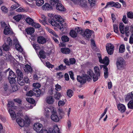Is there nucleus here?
<instances>
[{
	"mask_svg": "<svg viewBox=\"0 0 133 133\" xmlns=\"http://www.w3.org/2000/svg\"><path fill=\"white\" fill-rule=\"evenodd\" d=\"M56 19L55 21L53 19L50 18L48 19L49 22L53 26L56 27L60 30L63 31V25L62 23L63 19L59 15H55L54 16Z\"/></svg>",
	"mask_w": 133,
	"mask_h": 133,
	"instance_id": "nucleus-1",
	"label": "nucleus"
},
{
	"mask_svg": "<svg viewBox=\"0 0 133 133\" xmlns=\"http://www.w3.org/2000/svg\"><path fill=\"white\" fill-rule=\"evenodd\" d=\"M9 112L12 119L14 120L16 118V122L18 125L21 127L24 126L25 124V122L24 119L21 118L22 116V114L18 113L16 115L15 111L10 109H9Z\"/></svg>",
	"mask_w": 133,
	"mask_h": 133,
	"instance_id": "nucleus-2",
	"label": "nucleus"
},
{
	"mask_svg": "<svg viewBox=\"0 0 133 133\" xmlns=\"http://www.w3.org/2000/svg\"><path fill=\"white\" fill-rule=\"evenodd\" d=\"M33 129L34 130L39 133H54L52 129H50L49 131L46 130H42V125L39 123H35L34 125Z\"/></svg>",
	"mask_w": 133,
	"mask_h": 133,
	"instance_id": "nucleus-3",
	"label": "nucleus"
},
{
	"mask_svg": "<svg viewBox=\"0 0 133 133\" xmlns=\"http://www.w3.org/2000/svg\"><path fill=\"white\" fill-rule=\"evenodd\" d=\"M116 64L117 69L121 70L124 68L125 63L124 59L120 57L117 58Z\"/></svg>",
	"mask_w": 133,
	"mask_h": 133,
	"instance_id": "nucleus-4",
	"label": "nucleus"
},
{
	"mask_svg": "<svg viewBox=\"0 0 133 133\" xmlns=\"http://www.w3.org/2000/svg\"><path fill=\"white\" fill-rule=\"evenodd\" d=\"M119 29L121 33L124 34L125 33L126 35L128 36L130 34V32L128 31L129 28L128 26L124 27V25L122 23H120L119 25Z\"/></svg>",
	"mask_w": 133,
	"mask_h": 133,
	"instance_id": "nucleus-5",
	"label": "nucleus"
},
{
	"mask_svg": "<svg viewBox=\"0 0 133 133\" xmlns=\"http://www.w3.org/2000/svg\"><path fill=\"white\" fill-rule=\"evenodd\" d=\"M106 48L107 51L109 54L111 55L112 54L114 48L113 44L111 43L108 44L106 46Z\"/></svg>",
	"mask_w": 133,
	"mask_h": 133,
	"instance_id": "nucleus-6",
	"label": "nucleus"
},
{
	"mask_svg": "<svg viewBox=\"0 0 133 133\" xmlns=\"http://www.w3.org/2000/svg\"><path fill=\"white\" fill-rule=\"evenodd\" d=\"M94 70L96 75L95 77H93V81L95 82L98 79V77L100 76L101 71L99 67L97 66H95L94 68Z\"/></svg>",
	"mask_w": 133,
	"mask_h": 133,
	"instance_id": "nucleus-7",
	"label": "nucleus"
},
{
	"mask_svg": "<svg viewBox=\"0 0 133 133\" xmlns=\"http://www.w3.org/2000/svg\"><path fill=\"white\" fill-rule=\"evenodd\" d=\"M88 75L86 76L87 80L88 82H90L93 78V77H95V75L94 73L92 70H89L87 72Z\"/></svg>",
	"mask_w": 133,
	"mask_h": 133,
	"instance_id": "nucleus-8",
	"label": "nucleus"
},
{
	"mask_svg": "<svg viewBox=\"0 0 133 133\" xmlns=\"http://www.w3.org/2000/svg\"><path fill=\"white\" fill-rule=\"evenodd\" d=\"M87 75H83L82 77L80 76H78L77 78V81L81 83H84L86 82L87 80L86 76Z\"/></svg>",
	"mask_w": 133,
	"mask_h": 133,
	"instance_id": "nucleus-9",
	"label": "nucleus"
},
{
	"mask_svg": "<svg viewBox=\"0 0 133 133\" xmlns=\"http://www.w3.org/2000/svg\"><path fill=\"white\" fill-rule=\"evenodd\" d=\"M94 33V31L92 30H90L89 29H87L84 31V33L83 36H86L87 38H90L91 36Z\"/></svg>",
	"mask_w": 133,
	"mask_h": 133,
	"instance_id": "nucleus-10",
	"label": "nucleus"
},
{
	"mask_svg": "<svg viewBox=\"0 0 133 133\" xmlns=\"http://www.w3.org/2000/svg\"><path fill=\"white\" fill-rule=\"evenodd\" d=\"M99 61L101 63L107 65H108L109 63V60L108 57L106 56L103 59L101 57H99Z\"/></svg>",
	"mask_w": 133,
	"mask_h": 133,
	"instance_id": "nucleus-11",
	"label": "nucleus"
},
{
	"mask_svg": "<svg viewBox=\"0 0 133 133\" xmlns=\"http://www.w3.org/2000/svg\"><path fill=\"white\" fill-rule=\"evenodd\" d=\"M56 8L57 10L60 11H63L66 10V9L64 6L62 4L59 3L56 4Z\"/></svg>",
	"mask_w": 133,
	"mask_h": 133,
	"instance_id": "nucleus-12",
	"label": "nucleus"
},
{
	"mask_svg": "<svg viewBox=\"0 0 133 133\" xmlns=\"http://www.w3.org/2000/svg\"><path fill=\"white\" fill-rule=\"evenodd\" d=\"M37 41L39 44H43L46 42V39L44 37L39 36L37 37Z\"/></svg>",
	"mask_w": 133,
	"mask_h": 133,
	"instance_id": "nucleus-13",
	"label": "nucleus"
},
{
	"mask_svg": "<svg viewBox=\"0 0 133 133\" xmlns=\"http://www.w3.org/2000/svg\"><path fill=\"white\" fill-rule=\"evenodd\" d=\"M3 32L5 35H11L13 33L12 30L9 26H6Z\"/></svg>",
	"mask_w": 133,
	"mask_h": 133,
	"instance_id": "nucleus-14",
	"label": "nucleus"
},
{
	"mask_svg": "<svg viewBox=\"0 0 133 133\" xmlns=\"http://www.w3.org/2000/svg\"><path fill=\"white\" fill-rule=\"evenodd\" d=\"M117 107L118 110L121 113L124 112L126 109L125 105L121 103L118 104Z\"/></svg>",
	"mask_w": 133,
	"mask_h": 133,
	"instance_id": "nucleus-15",
	"label": "nucleus"
},
{
	"mask_svg": "<svg viewBox=\"0 0 133 133\" xmlns=\"http://www.w3.org/2000/svg\"><path fill=\"white\" fill-rule=\"evenodd\" d=\"M76 3H78L81 6L85 7L87 6L86 2L84 0H76Z\"/></svg>",
	"mask_w": 133,
	"mask_h": 133,
	"instance_id": "nucleus-16",
	"label": "nucleus"
},
{
	"mask_svg": "<svg viewBox=\"0 0 133 133\" xmlns=\"http://www.w3.org/2000/svg\"><path fill=\"white\" fill-rule=\"evenodd\" d=\"M46 102L48 104H52L55 101V100L51 96L47 97L46 98Z\"/></svg>",
	"mask_w": 133,
	"mask_h": 133,
	"instance_id": "nucleus-17",
	"label": "nucleus"
},
{
	"mask_svg": "<svg viewBox=\"0 0 133 133\" xmlns=\"http://www.w3.org/2000/svg\"><path fill=\"white\" fill-rule=\"evenodd\" d=\"M100 66L101 68L103 66L104 77L105 78H108V68L106 66H105L104 65H101Z\"/></svg>",
	"mask_w": 133,
	"mask_h": 133,
	"instance_id": "nucleus-18",
	"label": "nucleus"
},
{
	"mask_svg": "<svg viewBox=\"0 0 133 133\" xmlns=\"http://www.w3.org/2000/svg\"><path fill=\"white\" fill-rule=\"evenodd\" d=\"M51 119L53 121L56 122H58L59 120V118L56 114H52L51 116Z\"/></svg>",
	"mask_w": 133,
	"mask_h": 133,
	"instance_id": "nucleus-19",
	"label": "nucleus"
},
{
	"mask_svg": "<svg viewBox=\"0 0 133 133\" xmlns=\"http://www.w3.org/2000/svg\"><path fill=\"white\" fill-rule=\"evenodd\" d=\"M133 99V94L132 92L128 94L127 95L125 99V101L128 102L129 100Z\"/></svg>",
	"mask_w": 133,
	"mask_h": 133,
	"instance_id": "nucleus-20",
	"label": "nucleus"
},
{
	"mask_svg": "<svg viewBox=\"0 0 133 133\" xmlns=\"http://www.w3.org/2000/svg\"><path fill=\"white\" fill-rule=\"evenodd\" d=\"M26 31L28 34L31 35L34 32L35 29L33 27L28 28L26 29Z\"/></svg>",
	"mask_w": 133,
	"mask_h": 133,
	"instance_id": "nucleus-21",
	"label": "nucleus"
},
{
	"mask_svg": "<svg viewBox=\"0 0 133 133\" xmlns=\"http://www.w3.org/2000/svg\"><path fill=\"white\" fill-rule=\"evenodd\" d=\"M34 92L35 95L37 97H39L41 94V90L39 89H34Z\"/></svg>",
	"mask_w": 133,
	"mask_h": 133,
	"instance_id": "nucleus-22",
	"label": "nucleus"
},
{
	"mask_svg": "<svg viewBox=\"0 0 133 133\" xmlns=\"http://www.w3.org/2000/svg\"><path fill=\"white\" fill-rule=\"evenodd\" d=\"M75 30L78 34H80L82 36L83 35L84 31L81 28L77 27L75 28Z\"/></svg>",
	"mask_w": 133,
	"mask_h": 133,
	"instance_id": "nucleus-23",
	"label": "nucleus"
},
{
	"mask_svg": "<svg viewBox=\"0 0 133 133\" xmlns=\"http://www.w3.org/2000/svg\"><path fill=\"white\" fill-rule=\"evenodd\" d=\"M17 82L19 85L22 86L24 85V81L23 77H19L17 78Z\"/></svg>",
	"mask_w": 133,
	"mask_h": 133,
	"instance_id": "nucleus-24",
	"label": "nucleus"
},
{
	"mask_svg": "<svg viewBox=\"0 0 133 133\" xmlns=\"http://www.w3.org/2000/svg\"><path fill=\"white\" fill-rule=\"evenodd\" d=\"M61 52L64 54H68L70 51V50L68 48H63L61 49Z\"/></svg>",
	"mask_w": 133,
	"mask_h": 133,
	"instance_id": "nucleus-25",
	"label": "nucleus"
},
{
	"mask_svg": "<svg viewBox=\"0 0 133 133\" xmlns=\"http://www.w3.org/2000/svg\"><path fill=\"white\" fill-rule=\"evenodd\" d=\"M39 55L41 58L44 59L46 58L45 52L43 50H42L39 51Z\"/></svg>",
	"mask_w": 133,
	"mask_h": 133,
	"instance_id": "nucleus-26",
	"label": "nucleus"
},
{
	"mask_svg": "<svg viewBox=\"0 0 133 133\" xmlns=\"http://www.w3.org/2000/svg\"><path fill=\"white\" fill-rule=\"evenodd\" d=\"M70 36L73 38H75L77 36V34L76 32V31L73 30H71L70 32Z\"/></svg>",
	"mask_w": 133,
	"mask_h": 133,
	"instance_id": "nucleus-27",
	"label": "nucleus"
},
{
	"mask_svg": "<svg viewBox=\"0 0 133 133\" xmlns=\"http://www.w3.org/2000/svg\"><path fill=\"white\" fill-rule=\"evenodd\" d=\"M50 5L48 3H45L42 7V9L45 10H49L50 8Z\"/></svg>",
	"mask_w": 133,
	"mask_h": 133,
	"instance_id": "nucleus-28",
	"label": "nucleus"
},
{
	"mask_svg": "<svg viewBox=\"0 0 133 133\" xmlns=\"http://www.w3.org/2000/svg\"><path fill=\"white\" fill-rule=\"evenodd\" d=\"M73 91L71 89H69L67 90L66 94L67 96L69 98H71L73 95Z\"/></svg>",
	"mask_w": 133,
	"mask_h": 133,
	"instance_id": "nucleus-29",
	"label": "nucleus"
},
{
	"mask_svg": "<svg viewBox=\"0 0 133 133\" xmlns=\"http://www.w3.org/2000/svg\"><path fill=\"white\" fill-rule=\"evenodd\" d=\"M54 98L56 100H59L61 97L62 96L61 94L58 92H56V93L54 95Z\"/></svg>",
	"mask_w": 133,
	"mask_h": 133,
	"instance_id": "nucleus-30",
	"label": "nucleus"
},
{
	"mask_svg": "<svg viewBox=\"0 0 133 133\" xmlns=\"http://www.w3.org/2000/svg\"><path fill=\"white\" fill-rule=\"evenodd\" d=\"M53 129L55 133H61L57 125L54 126Z\"/></svg>",
	"mask_w": 133,
	"mask_h": 133,
	"instance_id": "nucleus-31",
	"label": "nucleus"
},
{
	"mask_svg": "<svg viewBox=\"0 0 133 133\" xmlns=\"http://www.w3.org/2000/svg\"><path fill=\"white\" fill-rule=\"evenodd\" d=\"M9 76L8 78H15L16 77L14 73L12 71L10 70L9 72Z\"/></svg>",
	"mask_w": 133,
	"mask_h": 133,
	"instance_id": "nucleus-32",
	"label": "nucleus"
},
{
	"mask_svg": "<svg viewBox=\"0 0 133 133\" xmlns=\"http://www.w3.org/2000/svg\"><path fill=\"white\" fill-rule=\"evenodd\" d=\"M22 17V15H18L16 16H14L13 18L16 22H18L21 19Z\"/></svg>",
	"mask_w": 133,
	"mask_h": 133,
	"instance_id": "nucleus-33",
	"label": "nucleus"
},
{
	"mask_svg": "<svg viewBox=\"0 0 133 133\" xmlns=\"http://www.w3.org/2000/svg\"><path fill=\"white\" fill-rule=\"evenodd\" d=\"M16 73L18 75L17 78L19 77H23V74L21 70L19 69H17L16 70Z\"/></svg>",
	"mask_w": 133,
	"mask_h": 133,
	"instance_id": "nucleus-34",
	"label": "nucleus"
},
{
	"mask_svg": "<svg viewBox=\"0 0 133 133\" xmlns=\"http://www.w3.org/2000/svg\"><path fill=\"white\" fill-rule=\"evenodd\" d=\"M25 21L27 23L31 25L34 22L33 20L31 18L29 17L26 18Z\"/></svg>",
	"mask_w": 133,
	"mask_h": 133,
	"instance_id": "nucleus-35",
	"label": "nucleus"
},
{
	"mask_svg": "<svg viewBox=\"0 0 133 133\" xmlns=\"http://www.w3.org/2000/svg\"><path fill=\"white\" fill-rule=\"evenodd\" d=\"M125 50V45L124 44L121 45L119 49V52L121 53L123 52Z\"/></svg>",
	"mask_w": 133,
	"mask_h": 133,
	"instance_id": "nucleus-36",
	"label": "nucleus"
},
{
	"mask_svg": "<svg viewBox=\"0 0 133 133\" xmlns=\"http://www.w3.org/2000/svg\"><path fill=\"white\" fill-rule=\"evenodd\" d=\"M128 108L131 109H133V100L130 101L127 104Z\"/></svg>",
	"mask_w": 133,
	"mask_h": 133,
	"instance_id": "nucleus-37",
	"label": "nucleus"
},
{
	"mask_svg": "<svg viewBox=\"0 0 133 133\" xmlns=\"http://www.w3.org/2000/svg\"><path fill=\"white\" fill-rule=\"evenodd\" d=\"M59 0H50V3L53 6H54L57 3H59Z\"/></svg>",
	"mask_w": 133,
	"mask_h": 133,
	"instance_id": "nucleus-38",
	"label": "nucleus"
},
{
	"mask_svg": "<svg viewBox=\"0 0 133 133\" xmlns=\"http://www.w3.org/2000/svg\"><path fill=\"white\" fill-rule=\"evenodd\" d=\"M114 2L113 1H111L107 2L106 6L103 8V9L107 8L109 5H110L112 7H114Z\"/></svg>",
	"mask_w": 133,
	"mask_h": 133,
	"instance_id": "nucleus-39",
	"label": "nucleus"
},
{
	"mask_svg": "<svg viewBox=\"0 0 133 133\" xmlns=\"http://www.w3.org/2000/svg\"><path fill=\"white\" fill-rule=\"evenodd\" d=\"M61 39L63 42H68L69 40V38L66 36H63L61 37Z\"/></svg>",
	"mask_w": 133,
	"mask_h": 133,
	"instance_id": "nucleus-40",
	"label": "nucleus"
},
{
	"mask_svg": "<svg viewBox=\"0 0 133 133\" xmlns=\"http://www.w3.org/2000/svg\"><path fill=\"white\" fill-rule=\"evenodd\" d=\"M8 45L6 44V43H5L2 46L3 49L4 50L8 51L9 49V46Z\"/></svg>",
	"mask_w": 133,
	"mask_h": 133,
	"instance_id": "nucleus-41",
	"label": "nucleus"
},
{
	"mask_svg": "<svg viewBox=\"0 0 133 133\" xmlns=\"http://www.w3.org/2000/svg\"><path fill=\"white\" fill-rule=\"evenodd\" d=\"M43 0H38L36 2V5L38 6L42 5L44 3Z\"/></svg>",
	"mask_w": 133,
	"mask_h": 133,
	"instance_id": "nucleus-42",
	"label": "nucleus"
},
{
	"mask_svg": "<svg viewBox=\"0 0 133 133\" xmlns=\"http://www.w3.org/2000/svg\"><path fill=\"white\" fill-rule=\"evenodd\" d=\"M6 44L9 45L11 46L12 44V41L10 37L8 38L7 39L6 42Z\"/></svg>",
	"mask_w": 133,
	"mask_h": 133,
	"instance_id": "nucleus-43",
	"label": "nucleus"
},
{
	"mask_svg": "<svg viewBox=\"0 0 133 133\" xmlns=\"http://www.w3.org/2000/svg\"><path fill=\"white\" fill-rule=\"evenodd\" d=\"M26 95L27 96H32L34 95H35L34 90L33 91L32 90H31L29 91V92H27Z\"/></svg>",
	"mask_w": 133,
	"mask_h": 133,
	"instance_id": "nucleus-44",
	"label": "nucleus"
},
{
	"mask_svg": "<svg viewBox=\"0 0 133 133\" xmlns=\"http://www.w3.org/2000/svg\"><path fill=\"white\" fill-rule=\"evenodd\" d=\"M26 101L29 103L32 104H34L35 102V101L33 99L28 98H26Z\"/></svg>",
	"mask_w": 133,
	"mask_h": 133,
	"instance_id": "nucleus-45",
	"label": "nucleus"
},
{
	"mask_svg": "<svg viewBox=\"0 0 133 133\" xmlns=\"http://www.w3.org/2000/svg\"><path fill=\"white\" fill-rule=\"evenodd\" d=\"M66 66L65 65L64 66L62 64L58 66V68H56L57 70H64L66 69Z\"/></svg>",
	"mask_w": 133,
	"mask_h": 133,
	"instance_id": "nucleus-46",
	"label": "nucleus"
},
{
	"mask_svg": "<svg viewBox=\"0 0 133 133\" xmlns=\"http://www.w3.org/2000/svg\"><path fill=\"white\" fill-rule=\"evenodd\" d=\"M16 48L17 50L21 52L23 51V49L21 46L18 44H16Z\"/></svg>",
	"mask_w": 133,
	"mask_h": 133,
	"instance_id": "nucleus-47",
	"label": "nucleus"
},
{
	"mask_svg": "<svg viewBox=\"0 0 133 133\" xmlns=\"http://www.w3.org/2000/svg\"><path fill=\"white\" fill-rule=\"evenodd\" d=\"M127 16L128 18L132 19L133 18V13L131 11H129L128 12Z\"/></svg>",
	"mask_w": 133,
	"mask_h": 133,
	"instance_id": "nucleus-48",
	"label": "nucleus"
},
{
	"mask_svg": "<svg viewBox=\"0 0 133 133\" xmlns=\"http://www.w3.org/2000/svg\"><path fill=\"white\" fill-rule=\"evenodd\" d=\"M113 27L114 32L116 34H118L119 33V31L117 25L116 24H114Z\"/></svg>",
	"mask_w": 133,
	"mask_h": 133,
	"instance_id": "nucleus-49",
	"label": "nucleus"
},
{
	"mask_svg": "<svg viewBox=\"0 0 133 133\" xmlns=\"http://www.w3.org/2000/svg\"><path fill=\"white\" fill-rule=\"evenodd\" d=\"M76 62V61L75 58H71L69 59V63L70 64H74Z\"/></svg>",
	"mask_w": 133,
	"mask_h": 133,
	"instance_id": "nucleus-50",
	"label": "nucleus"
},
{
	"mask_svg": "<svg viewBox=\"0 0 133 133\" xmlns=\"http://www.w3.org/2000/svg\"><path fill=\"white\" fill-rule=\"evenodd\" d=\"M31 25L34 27L37 28H40L41 26L39 24L36 23H34V22Z\"/></svg>",
	"mask_w": 133,
	"mask_h": 133,
	"instance_id": "nucleus-51",
	"label": "nucleus"
},
{
	"mask_svg": "<svg viewBox=\"0 0 133 133\" xmlns=\"http://www.w3.org/2000/svg\"><path fill=\"white\" fill-rule=\"evenodd\" d=\"M88 1L91 6H93L95 5L96 0H88Z\"/></svg>",
	"mask_w": 133,
	"mask_h": 133,
	"instance_id": "nucleus-52",
	"label": "nucleus"
},
{
	"mask_svg": "<svg viewBox=\"0 0 133 133\" xmlns=\"http://www.w3.org/2000/svg\"><path fill=\"white\" fill-rule=\"evenodd\" d=\"M122 20L123 22L125 24H127L128 22V20L127 19L125 15L123 16Z\"/></svg>",
	"mask_w": 133,
	"mask_h": 133,
	"instance_id": "nucleus-53",
	"label": "nucleus"
},
{
	"mask_svg": "<svg viewBox=\"0 0 133 133\" xmlns=\"http://www.w3.org/2000/svg\"><path fill=\"white\" fill-rule=\"evenodd\" d=\"M25 68L29 72H32V69L31 66L28 64H26L25 65Z\"/></svg>",
	"mask_w": 133,
	"mask_h": 133,
	"instance_id": "nucleus-54",
	"label": "nucleus"
},
{
	"mask_svg": "<svg viewBox=\"0 0 133 133\" xmlns=\"http://www.w3.org/2000/svg\"><path fill=\"white\" fill-rule=\"evenodd\" d=\"M33 86L35 88L34 89H38L41 87L40 84L39 83H34L33 84Z\"/></svg>",
	"mask_w": 133,
	"mask_h": 133,
	"instance_id": "nucleus-55",
	"label": "nucleus"
},
{
	"mask_svg": "<svg viewBox=\"0 0 133 133\" xmlns=\"http://www.w3.org/2000/svg\"><path fill=\"white\" fill-rule=\"evenodd\" d=\"M1 9L5 13H7L8 11V10L7 8L4 6H3L1 7Z\"/></svg>",
	"mask_w": 133,
	"mask_h": 133,
	"instance_id": "nucleus-56",
	"label": "nucleus"
},
{
	"mask_svg": "<svg viewBox=\"0 0 133 133\" xmlns=\"http://www.w3.org/2000/svg\"><path fill=\"white\" fill-rule=\"evenodd\" d=\"M16 11H17L19 12H24L25 11V10L21 7H19L17 9Z\"/></svg>",
	"mask_w": 133,
	"mask_h": 133,
	"instance_id": "nucleus-57",
	"label": "nucleus"
},
{
	"mask_svg": "<svg viewBox=\"0 0 133 133\" xmlns=\"http://www.w3.org/2000/svg\"><path fill=\"white\" fill-rule=\"evenodd\" d=\"M15 78H8L10 83V84H13L15 83L16 81L15 79Z\"/></svg>",
	"mask_w": 133,
	"mask_h": 133,
	"instance_id": "nucleus-58",
	"label": "nucleus"
},
{
	"mask_svg": "<svg viewBox=\"0 0 133 133\" xmlns=\"http://www.w3.org/2000/svg\"><path fill=\"white\" fill-rule=\"evenodd\" d=\"M121 6V5L118 2H114V7L117 8H120Z\"/></svg>",
	"mask_w": 133,
	"mask_h": 133,
	"instance_id": "nucleus-59",
	"label": "nucleus"
},
{
	"mask_svg": "<svg viewBox=\"0 0 133 133\" xmlns=\"http://www.w3.org/2000/svg\"><path fill=\"white\" fill-rule=\"evenodd\" d=\"M55 90L57 91H60L61 89V87L59 85L57 84L55 85Z\"/></svg>",
	"mask_w": 133,
	"mask_h": 133,
	"instance_id": "nucleus-60",
	"label": "nucleus"
},
{
	"mask_svg": "<svg viewBox=\"0 0 133 133\" xmlns=\"http://www.w3.org/2000/svg\"><path fill=\"white\" fill-rule=\"evenodd\" d=\"M49 110H50V109L48 108H46L44 109V111L46 114V116H48L49 113Z\"/></svg>",
	"mask_w": 133,
	"mask_h": 133,
	"instance_id": "nucleus-61",
	"label": "nucleus"
},
{
	"mask_svg": "<svg viewBox=\"0 0 133 133\" xmlns=\"http://www.w3.org/2000/svg\"><path fill=\"white\" fill-rule=\"evenodd\" d=\"M46 66L48 68H52L54 67V65L50 64L49 62H47L45 64Z\"/></svg>",
	"mask_w": 133,
	"mask_h": 133,
	"instance_id": "nucleus-62",
	"label": "nucleus"
},
{
	"mask_svg": "<svg viewBox=\"0 0 133 133\" xmlns=\"http://www.w3.org/2000/svg\"><path fill=\"white\" fill-rule=\"evenodd\" d=\"M65 104V102L62 101H59L58 102V104L59 106H63Z\"/></svg>",
	"mask_w": 133,
	"mask_h": 133,
	"instance_id": "nucleus-63",
	"label": "nucleus"
},
{
	"mask_svg": "<svg viewBox=\"0 0 133 133\" xmlns=\"http://www.w3.org/2000/svg\"><path fill=\"white\" fill-rule=\"evenodd\" d=\"M129 42L130 44H133V33L131 34L130 37Z\"/></svg>",
	"mask_w": 133,
	"mask_h": 133,
	"instance_id": "nucleus-64",
	"label": "nucleus"
}]
</instances>
